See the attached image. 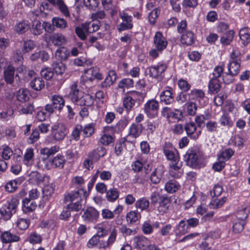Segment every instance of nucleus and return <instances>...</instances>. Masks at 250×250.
Instances as JSON below:
<instances>
[{
    "instance_id": "obj_1",
    "label": "nucleus",
    "mask_w": 250,
    "mask_h": 250,
    "mask_svg": "<svg viewBox=\"0 0 250 250\" xmlns=\"http://www.w3.org/2000/svg\"><path fill=\"white\" fill-rule=\"evenodd\" d=\"M172 145L169 143H166L163 147L164 153L167 160L171 161L169 170L170 175L174 177H179L178 174L175 173V171L179 170L182 167V162H180L179 157L175 154L171 150Z\"/></svg>"
},
{
    "instance_id": "obj_2",
    "label": "nucleus",
    "mask_w": 250,
    "mask_h": 250,
    "mask_svg": "<svg viewBox=\"0 0 250 250\" xmlns=\"http://www.w3.org/2000/svg\"><path fill=\"white\" fill-rule=\"evenodd\" d=\"M187 165L192 168H199L204 166L202 154L197 149H188L184 155Z\"/></svg>"
},
{
    "instance_id": "obj_3",
    "label": "nucleus",
    "mask_w": 250,
    "mask_h": 250,
    "mask_svg": "<svg viewBox=\"0 0 250 250\" xmlns=\"http://www.w3.org/2000/svg\"><path fill=\"white\" fill-rule=\"evenodd\" d=\"M153 43L155 48L151 49L149 54L150 56L156 58L159 53L165 49L167 45V42L161 32H157L153 38Z\"/></svg>"
},
{
    "instance_id": "obj_4",
    "label": "nucleus",
    "mask_w": 250,
    "mask_h": 250,
    "mask_svg": "<svg viewBox=\"0 0 250 250\" xmlns=\"http://www.w3.org/2000/svg\"><path fill=\"white\" fill-rule=\"evenodd\" d=\"M19 203L17 198H13L0 208V214L4 220L10 219L12 215L16 212Z\"/></svg>"
},
{
    "instance_id": "obj_5",
    "label": "nucleus",
    "mask_w": 250,
    "mask_h": 250,
    "mask_svg": "<svg viewBox=\"0 0 250 250\" xmlns=\"http://www.w3.org/2000/svg\"><path fill=\"white\" fill-rule=\"evenodd\" d=\"M51 104H48L45 106V110L49 113H53L55 110L60 112L64 106V100L62 97L54 95L51 96Z\"/></svg>"
},
{
    "instance_id": "obj_6",
    "label": "nucleus",
    "mask_w": 250,
    "mask_h": 250,
    "mask_svg": "<svg viewBox=\"0 0 250 250\" xmlns=\"http://www.w3.org/2000/svg\"><path fill=\"white\" fill-rule=\"evenodd\" d=\"M159 103L155 99L148 100L144 105V110L149 118H153L158 115Z\"/></svg>"
},
{
    "instance_id": "obj_7",
    "label": "nucleus",
    "mask_w": 250,
    "mask_h": 250,
    "mask_svg": "<svg viewBox=\"0 0 250 250\" xmlns=\"http://www.w3.org/2000/svg\"><path fill=\"white\" fill-rule=\"evenodd\" d=\"M15 68L11 64L5 66L3 68V79L7 84L12 86H16L14 84V79L19 77V75L15 74Z\"/></svg>"
},
{
    "instance_id": "obj_8",
    "label": "nucleus",
    "mask_w": 250,
    "mask_h": 250,
    "mask_svg": "<svg viewBox=\"0 0 250 250\" xmlns=\"http://www.w3.org/2000/svg\"><path fill=\"white\" fill-rule=\"evenodd\" d=\"M87 196V192L83 189H79L76 191H72L65 195V202H74L76 201L83 202Z\"/></svg>"
},
{
    "instance_id": "obj_9",
    "label": "nucleus",
    "mask_w": 250,
    "mask_h": 250,
    "mask_svg": "<svg viewBox=\"0 0 250 250\" xmlns=\"http://www.w3.org/2000/svg\"><path fill=\"white\" fill-rule=\"evenodd\" d=\"M52 131L55 140L60 141L64 139L66 135L65 127L62 124H56L52 126Z\"/></svg>"
},
{
    "instance_id": "obj_10",
    "label": "nucleus",
    "mask_w": 250,
    "mask_h": 250,
    "mask_svg": "<svg viewBox=\"0 0 250 250\" xmlns=\"http://www.w3.org/2000/svg\"><path fill=\"white\" fill-rule=\"evenodd\" d=\"M187 135L194 140L197 139L201 133V130L196 131V126L194 123H186L184 126Z\"/></svg>"
},
{
    "instance_id": "obj_11",
    "label": "nucleus",
    "mask_w": 250,
    "mask_h": 250,
    "mask_svg": "<svg viewBox=\"0 0 250 250\" xmlns=\"http://www.w3.org/2000/svg\"><path fill=\"white\" fill-rule=\"evenodd\" d=\"M98 216V212L92 207L86 209L82 215L83 219L86 222H95Z\"/></svg>"
},
{
    "instance_id": "obj_12",
    "label": "nucleus",
    "mask_w": 250,
    "mask_h": 250,
    "mask_svg": "<svg viewBox=\"0 0 250 250\" xmlns=\"http://www.w3.org/2000/svg\"><path fill=\"white\" fill-rule=\"evenodd\" d=\"M150 245L149 240L144 236H136L133 238V245L136 249L146 250Z\"/></svg>"
},
{
    "instance_id": "obj_13",
    "label": "nucleus",
    "mask_w": 250,
    "mask_h": 250,
    "mask_svg": "<svg viewBox=\"0 0 250 250\" xmlns=\"http://www.w3.org/2000/svg\"><path fill=\"white\" fill-rule=\"evenodd\" d=\"M106 154V149L102 146H99L93 149L88 154V157L94 162H97L101 157H104Z\"/></svg>"
},
{
    "instance_id": "obj_14",
    "label": "nucleus",
    "mask_w": 250,
    "mask_h": 250,
    "mask_svg": "<svg viewBox=\"0 0 250 250\" xmlns=\"http://www.w3.org/2000/svg\"><path fill=\"white\" fill-rule=\"evenodd\" d=\"M160 101L166 104H170L174 101L172 88L168 86L166 87V89L160 94Z\"/></svg>"
},
{
    "instance_id": "obj_15",
    "label": "nucleus",
    "mask_w": 250,
    "mask_h": 250,
    "mask_svg": "<svg viewBox=\"0 0 250 250\" xmlns=\"http://www.w3.org/2000/svg\"><path fill=\"white\" fill-rule=\"evenodd\" d=\"M0 239L3 243L7 244L14 242H18L20 237L11 233L9 231L3 232L0 235Z\"/></svg>"
},
{
    "instance_id": "obj_16",
    "label": "nucleus",
    "mask_w": 250,
    "mask_h": 250,
    "mask_svg": "<svg viewBox=\"0 0 250 250\" xmlns=\"http://www.w3.org/2000/svg\"><path fill=\"white\" fill-rule=\"evenodd\" d=\"M170 199L167 195H162L159 201V206L158 210L160 213L163 214L166 212L170 203Z\"/></svg>"
},
{
    "instance_id": "obj_17",
    "label": "nucleus",
    "mask_w": 250,
    "mask_h": 250,
    "mask_svg": "<svg viewBox=\"0 0 250 250\" xmlns=\"http://www.w3.org/2000/svg\"><path fill=\"white\" fill-rule=\"evenodd\" d=\"M51 42L55 46H61L65 44L67 42V38L62 33H55L50 37Z\"/></svg>"
},
{
    "instance_id": "obj_18",
    "label": "nucleus",
    "mask_w": 250,
    "mask_h": 250,
    "mask_svg": "<svg viewBox=\"0 0 250 250\" xmlns=\"http://www.w3.org/2000/svg\"><path fill=\"white\" fill-rule=\"evenodd\" d=\"M241 60L230 61L228 65L229 74L230 76H236L240 69Z\"/></svg>"
},
{
    "instance_id": "obj_19",
    "label": "nucleus",
    "mask_w": 250,
    "mask_h": 250,
    "mask_svg": "<svg viewBox=\"0 0 250 250\" xmlns=\"http://www.w3.org/2000/svg\"><path fill=\"white\" fill-rule=\"evenodd\" d=\"M117 75L114 70H109L107 76L101 85L102 87H107L112 85L116 80Z\"/></svg>"
},
{
    "instance_id": "obj_20",
    "label": "nucleus",
    "mask_w": 250,
    "mask_h": 250,
    "mask_svg": "<svg viewBox=\"0 0 250 250\" xmlns=\"http://www.w3.org/2000/svg\"><path fill=\"white\" fill-rule=\"evenodd\" d=\"M239 35L244 45L246 46L250 42V30L248 27L241 29Z\"/></svg>"
},
{
    "instance_id": "obj_21",
    "label": "nucleus",
    "mask_w": 250,
    "mask_h": 250,
    "mask_svg": "<svg viewBox=\"0 0 250 250\" xmlns=\"http://www.w3.org/2000/svg\"><path fill=\"white\" fill-rule=\"evenodd\" d=\"M81 96L79 93V90L77 88V85L76 83L73 84L70 87V91L69 92V97L71 101L74 103L78 104V102Z\"/></svg>"
},
{
    "instance_id": "obj_22",
    "label": "nucleus",
    "mask_w": 250,
    "mask_h": 250,
    "mask_svg": "<svg viewBox=\"0 0 250 250\" xmlns=\"http://www.w3.org/2000/svg\"><path fill=\"white\" fill-rule=\"evenodd\" d=\"M69 56V51L64 47L59 48L55 52L56 58L61 61H66Z\"/></svg>"
},
{
    "instance_id": "obj_23",
    "label": "nucleus",
    "mask_w": 250,
    "mask_h": 250,
    "mask_svg": "<svg viewBox=\"0 0 250 250\" xmlns=\"http://www.w3.org/2000/svg\"><path fill=\"white\" fill-rule=\"evenodd\" d=\"M94 102V99L92 96L85 94L80 98L78 105L90 106L93 104Z\"/></svg>"
},
{
    "instance_id": "obj_24",
    "label": "nucleus",
    "mask_w": 250,
    "mask_h": 250,
    "mask_svg": "<svg viewBox=\"0 0 250 250\" xmlns=\"http://www.w3.org/2000/svg\"><path fill=\"white\" fill-rule=\"evenodd\" d=\"M117 237V230L115 229H113L107 241L101 242L100 243V248L105 249L109 247L115 241Z\"/></svg>"
},
{
    "instance_id": "obj_25",
    "label": "nucleus",
    "mask_w": 250,
    "mask_h": 250,
    "mask_svg": "<svg viewBox=\"0 0 250 250\" xmlns=\"http://www.w3.org/2000/svg\"><path fill=\"white\" fill-rule=\"evenodd\" d=\"M180 187L178 182L174 180H171L166 184L165 189L167 192L173 193L177 191Z\"/></svg>"
},
{
    "instance_id": "obj_26",
    "label": "nucleus",
    "mask_w": 250,
    "mask_h": 250,
    "mask_svg": "<svg viewBox=\"0 0 250 250\" xmlns=\"http://www.w3.org/2000/svg\"><path fill=\"white\" fill-rule=\"evenodd\" d=\"M235 32L233 30H230L226 32L221 37L220 42L223 45H229L232 41Z\"/></svg>"
},
{
    "instance_id": "obj_27",
    "label": "nucleus",
    "mask_w": 250,
    "mask_h": 250,
    "mask_svg": "<svg viewBox=\"0 0 250 250\" xmlns=\"http://www.w3.org/2000/svg\"><path fill=\"white\" fill-rule=\"evenodd\" d=\"M29 181L34 184H38L43 180V176L37 171H32L28 175Z\"/></svg>"
},
{
    "instance_id": "obj_28",
    "label": "nucleus",
    "mask_w": 250,
    "mask_h": 250,
    "mask_svg": "<svg viewBox=\"0 0 250 250\" xmlns=\"http://www.w3.org/2000/svg\"><path fill=\"white\" fill-rule=\"evenodd\" d=\"M37 207L35 202H31L29 198H26L22 200V208L25 212H31L34 210Z\"/></svg>"
},
{
    "instance_id": "obj_29",
    "label": "nucleus",
    "mask_w": 250,
    "mask_h": 250,
    "mask_svg": "<svg viewBox=\"0 0 250 250\" xmlns=\"http://www.w3.org/2000/svg\"><path fill=\"white\" fill-rule=\"evenodd\" d=\"M194 35L191 31H188L184 33L181 39V42L182 44L187 45H190L194 42Z\"/></svg>"
},
{
    "instance_id": "obj_30",
    "label": "nucleus",
    "mask_w": 250,
    "mask_h": 250,
    "mask_svg": "<svg viewBox=\"0 0 250 250\" xmlns=\"http://www.w3.org/2000/svg\"><path fill=\"white\" fill-rule=\"evenodd\" d=\"M30 86L36 91H40L44 87V82L41 77L35 78L30 83Z\"/></svg>"
},
{
    "instance_id": "obj_31",
    "label": "nucleus",
    "mask_w": 250,
    "mask_h": 250,
    "mask_svg": "<svg viewBox=\"0 0 250 250\" xmlns=\"http://www.w3.org/2000/svg\"><path fill=\"white\" fill-rule=\"evenodd\" d=\"M55 6L58 7L60 12L65 17L69 18L70 17L69 8L63 0H57V2Z\"/></svg>"
},
{
    "instance_id": "obj_32",
    "label": "nucleus",
    "mask_w": 250,
    "mask_h": 250,
    "mask_svg": "<svg viewBox=\"0 0 250 250\" xmlns=\"http://www.w3.org/2000/svg\"><path fill=\"white\" fill-rule=\"evenodd\" d=\"M30 26L27 21H21L17 24L15 26V31L19 34H22L25 33Z\"/></svg>"
},
{
    "instance_id": "obj_33",
    "label": "nucleus",
    "mask_w": 250,
    "mask_h": 250,
    "mask_svg": "<svg viewBox=\"0 0 250 250\" xmlns=\"http://www.w3.org/2000/svg\"><path fill=\"white\" fill-rule=\"evenodd\" d=\"M221 87V85L219 81L216 78H212L208 84L209 91L211 93H218Z\"/></svg>"
},
{
    "instance_id": "obj_34",
    "label": "nucleus",
    "mask_w": 250,
    "mask_h": 250,
    "mask_svg": "<svg viewBox=\"0 0 250 250\" xmlns=\"http://www.w3.org/2000/svg\"><path fill=\"white\" fill-rule=\"evenodd\" d=\"M52 23L53 26L61 29H64L67 27V22L63 18L54 17L52 19Z\"/></svg>"
},
{
    "instance_id": "obj_35",
    "label": "nucleus",
    "mask_w": 250,
    "mask_h": 250,
    "mask_svg": "<svg viewBox=\"0 0 250 250\" xmlns=\"http://www.w3.org/2000/svg\"><path fill=\"white\" fill-rule=\"evenodd\" d=\"M141 125L133 124L129 128L128 136H131L134 138L139 137L142 133V129L140 128Z\"/></svg>"
},
{
    "instance_id": "obj_36",
    "label": "nucleus",
    "mask_w": 250,
    "mask_h": 250,
    "mask_svg": "<svg viewBox=\"0 0 250 250\" xmlns=\"http://www.w3.org/2000/svg\"><path fill=\"white\" fill-rule=\"evenodd\" d=\"M141 217V214L138 211H130L126 214L127 221L130 224L135 223Z\"/></svg>"
},
{
    "instance_id": "obj_37",
    "label": "nucleus",
    "mask_w": 250,
    "mask_h": 250,
    "mask_svg": "<svg viewBox=\"0 0 250 250\" xmlns=\"http://www.w3.org/2000/svg\"><path fill=\"white\" fill-rule=\"evenodd\" d=\"M119 196V192L115 188L107 190L106 192V197L107 201L114 202L117 199Z\"/></svg>"
},
{
    "instance_id": "obj_38",
    "label": "nucleus",
    "mask_w": 250,
    "mask_h": 250,
    "mask_svg": "<svg viewBox=\"0 0 250 250\" xmlns=\"http://www.w3.org/2000/svg\"><path fill=\"white\" fill-rule=\"evenodd\" d=\"M52 67L57 75H62L65 69V65L62 62H53L52 64Z\"/></svg>"
},
{
    "instance_id": "obj_39",
    "label": "nucleus",
    "mask_w": 250,
    "mask_h": 250,
    "mask_svg": "<svg viewBox=\"0 0 250 250\" xmlns=\"http://www.w3.org/2000/svg\"><path fill=\"white\" fill-rule=\"evenodd\" d=\"M17 100L21 102L24 103L29 99L28 91L26 89H20L17 94Z\"/></svg>"
},
{
    "instance_id": "obj_40",
    "label": "nucleus",
    "mask_w": 250,
    "mask_h": 250,
    "mask_svg": "<svg viewBox=\"0 0 250 250\" xmlns=\"http://www.w3.org/2000/svg\"><path fill=\"white\" fill-rule=\"evenodd\" d=\"M146 74L154 78H157L162 76L161 72H159V68L157 66H151L147 67L145 71Z\"/></svg>"
},
{
    "instance_id": "obj_41",
    "label": "nucleus",
    "mask_w": 250,
    "mask_h": 250,
    "mask_svg": "<svg viewBox=\"0 0 250 250\" xmlns=\"http://www.w3.org/2000/svg\"><path fill=\"white\" fill-rule=\"evenodd\" d=\"M149 201L145 198L138 200L135 203V207L137 208L140 209L142 211L147 209L149 207Z\"/></svg>"
},
{
    "instance_id": "obj_42",
    "label": "nucleus",
    "mask_w": 250,
    "mask_h": 250,
    "mask_svg": "<svg viewBox=\"0 0 250 250\" xmlns=\"http://www.w3.org/2000/svg\"><path fill=\"white\" fill-rule=\"evenodd\" d=\"M83 27L87 34L96 32L99 28V26L98 24L94 23L91 22H85L83 23Z\"/></svg>"
},
{
    "instance_id": "obj_43",
    "label": "nucleus",
    "mask_w": 250,
    "mask_h": 250,
    "mask_svg": "<svg viewBox=\"0 0 250 250\" xmlns=\"http://www.w3.org/2000/svg\"><path fill=\"white\" fill-rule=\"evenodd\" d=\"M75 32L77 36L82 41H85L87 39V34H88L84 27L83 23L81 26H77L75 27Z\"/></svg>"
},
{
    "instance_id": "obj_44",
    "label": "nucleus",
    "mask_w": 250,
    "mask_h": 250,
    "mask_svg": "<svg viewBox=\"0 0 250 250\" xmlns=\"http://www.w3.org/2000/svg\"><path fill=\"white\" fill-rule=\"evenodd\" d=\"M59 149V146H52L51 148L45 147L41 150V153L42 155H46L47 157H49L58 152Z\"/></svg>"
},
{
    "instance_id": "obj_45",
    "label": "nucleus",
    "mask_w": 250,
    "mask_h": 250,
    "mask_svg": "<svg viewBox=\"0 0 250 250\" xmlns=\"http://www.w3.org/2000/svg\"><path fill=\"white\" fill-rule=\"evenodd\" d=\"M188 95L193 100L197 99H203L205 97V94L203 90L194 89L190 91Z\"/></svg>"
},
{
    "instance_id": "obj_46",
    "label": "nucleus",
    "mask_w": 250,
    "mask_h": 250,
    "mask_svg": "<svg viewBox=\"0 0 250 250\" xmlns=\"http://www.w3.org/2000/svg\"><path fill=\"white\" fill-rule=\"evenodd\" d=\"M32 32L35 35H41L43 32V26L39 21H35L32 25Z\"/></svg>"
},
{
    "instance_id": "obj_47",
    "label": "nucleus",
    "mask_w": 250,
    "mask_h": 250,
    "mask_svg": "<svg viewBox=\"0 0 250 250\" xmlns=\"http://www.w3.org/2000/svg\"><path fill=\"white\" fill-rule=\"evenodd\" d=\"M226 201L227 198L225 197L220 199L212 200L210 203L209 206L210 208H221Z\"/></svg>"
},
{
    "instance_id": "obj_48",
    "label": "nucleus",
    "mask_w": 250,
    "mask_h": 250,
    "mask_svg": "<svg viewBox=\"0 0 250 250\" xmlns=\"http://www.w3.org/2000/svg\"><path fill=\"white\" fill-rule=\"evenodd\" d=\"M54 188L52 185H47L42 189L43 198L48 200L49 197L54 193Z\"/></svg>"
},
{
    "instance_id": "obj_49",
    "label": "nucleus",
    "mask_w": 250,
    "mask_h": 250,
    "mask_svg": "<svg viewBox=\"0 0 250 250\" xmlns=\"http://www.w3.org/2000/svg\"><path fill=\"white\" fill-rule=\"evenodd\" d=\"M135 100L131 96H127L124 98L123 104L127 111L130 110L135 104Z\"/></svg>"
},
{
    "instance_id": "obj_50",
    "label": "nucleus",
    "mask_w": 250,
    "mask_h": 250,
    "mask_svg": "<svg viewBox=\"0 0 250 250\" xmlns=\"http://www.w3.org/2000/svg\"><path fill=\"white\" fill-rule=\"evenodd\" d=\"M83 132L84 137H89L94 133V128L92 124H89L86 125L82 130Z\"/></svg>"
},
{
    "instance_id": "obj_51",
    "label": "nucleus",
    "mask_w": 250,
    "mask_h": 250,
    "mask_svg": "<svg viewBox=\"0 0 250 250\" xmlns=\"http://www.w3.org/2000/svg\"><path fill=\"white\" fill-rule=\"evenodd\" d=\"M34 155L33 149L32 148H27L23 156L24 164L28 165L30 161L33 160Z\"/></svg>"
},
{
    "instance_id": "obj_52",
    "label": "nucleus",
    "mask_w": 250,
    "mask_h": 250,
    "mask_svg": "<svg viewBox=\"0 0 250 250\" xmlns=\"http://www.w3.org/2000/svg\"><path fill=\"white\" fill-rule=\"evenodd\" d=\"M248 214L249 211H247V208H244L238 210L236 213V217L238 219V220L245 222L246 219L248 217Z\"/></svg>"
},
{
    "instance_id": "obj_53",
    "label": "nucleus",
    "mask_w": 250,
    "mask_h": 250,
    "mask_svg": "<svg viewBox=\"0 0 250 250\" xmlns=\"http://www.w3.org/2000/svg\"><path fill=\"white\" fill-rule=\"evenodd\" d=\"M160 12V11L158 8H155L149 14L148 20L150 24L153 25L155 23Z\"/></svg>"
},
{
    "instance_id": "obj_54",
    "label": "nucleus",
    "mask_w": 250,
    "mask_h": 250,
    "mask_svg": "<svg viewBox=\"0 0 250 250\" xmlns=\"http://www.w3.org/2000/svg\"><path fill=\"white\" fill-rule=\"evenodd\" d=\"M133 80L126 78L121 80L119 83V87L122 88L132 87L133 86Z\"/></svg>"
},
{
    "instance_id": "obj_55",
    "label": "nucleus",
    "mask_w": 250,
    "mask_h": 250,
    "mask_svg": "<svg viewBox=\"0 0 250 250\" xmlns=\"http://www.w3.org/2000/svg\"><path fill=\"white\" fill-rule=\"evenodd\" d=\"M83 202L76 201L67 205V208L71 211H78L82 208Z\"/></svg>"
},
{
    "instance_id": "obj_56",
    "label": "nucleus",
    "mask_w": 250,
    "mask_h": 250,
    "mask_svg": "<svg viewBox=\"0 0 250 250\" xmlns=\"http://www.w3.org/2000/svg\"><path fill=\"white\" fill-rule=\"evenodd\" d=\"M245 222L237 220L233 223L232 226L233 231L235 233L241 232L244 229Z\"/></svg>"
},
{
    "instance_id": "obj_57",
    "label": "nucleus",
    "mask_w": 250,
    "mask_h": 250,
    "mask_svg": "<svg viewBox=\"0 0 250 250\" xmlns=\"http://www.w3.org/2000/svg\"><path fill=\"white\" fill-rule=\"evenodd\" d=\"M65 162V160L62 156H57L54 157L52 161V165L55 167H63Z\"/></svg>"
},
{
    "instance_id": "obj_58",
    "label": "nucleus",
    "mask_w": 250,
    "mask_h": 250,
    "mask_svg": "<svg viewBox=\"0 0 250 250\" xmlns=\"http://www.w3.org/2000/svg\"><path fill=\"white\" fill-rule=\"evenodd\" d=\"M84 6L89 10H95L99 4L98 0H83Z\"/></svg>"
},
{
    "instance_id": "obj_59",
    "label": "nucleus",
    "mask_w": 250,
    "mask_h": 250,
    "mask_svg": "<svg viewBox=\"0 0 250 250\" xmlns=\"http://www.w3.org/2000/svg\"><path fill=\"white\" fill-rule=\"evenodd\" d=\"M35 46L32 40H29L25 41L23 43L22 51L25 53L31 51Z\"/></svg>"
},
{
    "instance_id": "obj_60",
    "label": "nucleus",
    "mask_w": 250,
    "mask_h": 250,
    "mask_svg": "<svg viewBox=\"0 0 250 250\" xmlns=\"http://www.w3.org/2000/svg\"><path fill=\"white\" fill-rule=\"evenodd\" d=\"M17 188V182L16 180L10 181L5 186V189L8 192H13Z\"/></svg>"
},
{
    "instance_id": "obj_61",
    "label": "nucleus",
    "mask_w": 250,
    "mask_h": 250,
    "mask_svg": "<svg viewBox=\"0 0 250 250\" xmlns=\"http://www.w3.org/2000/svg\"><path fill=\"white\" fill-rule=\"evenodd\" d=\"M13 155V151L8 146H3V151L2 152V157L5 160H9Z\"/></svg>"
},
{
    "instance_id": "obj_62",
    "label": "nucleus",
    "mask_w": 250,
    "mask_h": 250,
    "mask_svg": "<svg viewBox=\"0 0 250 250\" xmlns=\"http://www.w3.org/2000/svg\"><path fill=\"white\" fill-rule=\"evenodd\" d=\"M126 141L125 138H122L119 143L116 144L115 147V152L117 155H119L121 154L123 149V145L125 144Z\"/></svg>"
},
{
    "instance_id": "obj_63",
    "label": "nucleus",
    "mask_w": 250,
    "mask_h": 250,
    "mask_svg": "<svg viewBox=\"0 0 250 250\" xmlns=\"http://www.w3.org/2000/svg\"><path fill=\"white\" fill-rule=\"evenodd\" d=\"M40 137V133L38 129H35L32 131V134L28 139L29 144H33L37 142Z\"/></svg>"
},
{
    "instance_id": "obj_64",
    "label": "nucleus",
    "mask_w": 250,
    "mask_h": 250,
    "mask_svg": "<svg viewBox=\"0 0 250 250\" xmlns=\"http://www.w3.org/2000/svg\"><path fill=\"white\" fill-rule=\"evenodd\" d=\"M142 230L145 234H149L153 231L152 226L147 221L144 223L142 227Z\"/></svg>"
}]
</instances>
